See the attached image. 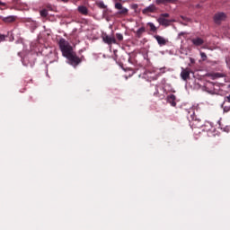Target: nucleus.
<instances>
[{"label": "nucleus", "mask_w": 230, "mask_h": 230, "mask_svg": "<svg viewBox=\"0 0 230 230\" xmlns=\"http://www.w3.org/2000/svg\"><path fill=\"white\" fill-rule=\"evenodd\" d=\"M58 46L63 57H67V55L73 53V47L69 44V41L66 40V39H60Z\"/></svg>", "instance_id": "f257e3e1"}, {"label": "nucleus", "mask_w": 230, "mask_h": 230, "mask_svg": "<svg viewBox=\"0 0 230 230\" xmlns=\"http://www.w3.org/2000/svg\"><path fill=\"white\" fill-rule=\"evenodd\" d=\"M116 17H127L128 15V9L123 7L120 3H116Z\"/></svg>", "instance_id": "f03ea898"}, {"label": "nucleus", "mask_w": 230, "mask_h": 230, "mask_svg": "<svg viewBox=\"0 0 230 230\" xmlns=\"http://www.w3.org/2000/svg\"><path fill=\"white\" fill-rule=\"evenodd\" d=\"M66 58H67L71 66H74L75 67H76V66H78V64L82 62V59L78 58V56H76V53H75L74 51L66 56Z\"/></svg>", "instance_id": "7ed1b4c3"}, {"label": "nucleus", "mask_w": 230, "mask_h": 230, "mask_svg": "<svg viewBox=\"0 0 230 230\" xmlns=\"http://www.w3.org/2000/svg\"><path fill=\"white\" fill-rule=\"evenodd\" d=\"M226 18L227 15L225 13H217L214 15V22H216V24H221Z\"/></svg>", "instance_id": "20e7f679"}, {"label": "nucleus", "mask_w": 230, "mask_h": 230, "mask_svg": "<svg viewBox=\"0 0 230 230\" xmlns=\"http://www.w3.org/2000/svg\"><path fill=\"white\" fill-rule=\"evenodd\" d=\"M154 87H155V92H153V95L156 96L157 98H164V95H163V94L161 95L159 93V89H160V91H163V93L166 92V89H164V86L155 84Z\"/></svg>", "instance_id": "39448f33"}, {"label": "nucleus", "mask_w": 230, "mask_h": 230, "mask_svg": "<svg viewBox=\"0 0 230 230\" xmlns=\"http://www.w3.org/2000/svg\"><path fill=\"white\" fill-rule=\"evenodd\" d=\"M191 126L194 127V128H202V127H204V123L200 119L194 117L192 118Z\"/></svg>", "instance_id": "423d86ee"}, {"label": "nucleus", "mask_w": 230, "mask_h": 230, "mask_svg": "<svg viewBox=\"0 0 230 230\" xmlns=\"http://www.w3.org/2000/svg\"><path fill=\"white\" fill-rule=\"evenodd\" d=\"M155 12H157V7L155 6V4H150L149 6L142 10V13L146 15L147 13H155Z\"/></svg>", "instance_id": "0eeeda50"}, {"label": "nucleus", "mask_w": 230, "mask_h": 230, "mask_svg": "<svg viewBox=\"0 0 230 230\" xmlns=\"http://www.w3.org/2000/svg\"><path fill=\"white\" fill-rule=\"evenodd\" d=\"M0 19L3 21V22H5V24H10L12 22H15L17 21V16L10 15L7 17L0 16Z\"/></svg>", "instance_id": "6e6552de"}, {"label": "nucleus", "mask_w": 230, "mask_h": 230, "mask_svg": "<svg viewBox=\"0 0 230 230\" xmlns=\"http://www.w3.org/2000/svg\"><path fill=\"white\" fill-rule=\"evenodd\" d=\"M102 40L106 44H116V40L107 34H102Z\"/></svg>", "instance_id": "1a4fd4ad"}, {"label": "nucleus", "mask_w": 230, "mask_h": 230, "mask_svg": "<svg viewBox=\"0 0 230 230\" xmlns=\"http://www.w3.org/2000/svg\"><path fill=\"white\" fill-rule=\"evenodd\" d=\"M191 73V70L190 68L183 69L181 73V76L182 80H188L190 78V74Z\"/></svg>", "instance_id": "9d476101"}, {"label": "nucleus", "mask_w": 230, "mask_h": 230, "mask_svg": "<svg viewBox=\"0 0 230 230\" xmlns=\"http://www.w3.org/2000/svg\"><path fill=\"white\" fill-rule=\"evenodd\" d=\"M190 40L192 44L197 47L202 46L204 44V40H202V38L199 37L193 38Z\"/></svg>", "instance_id": "9b49d317"}, {"label": "nucleus", "mask_w": 230, "mask_h": 230, "mask_svg": "<svg viewBox=\"0 0 230 230\" xmlns=\"http://www.w3.org/2000/svg\"><path fill=\"white\" fill-rule=\"evenodd\" d=\"M176 97L174 94H171L167 97V102L172 105V107H176L177 102H175Z\"/></svg>", "instance_id": "f8f14e48"}, {"label": "nucleus", "mask_w": 230, "mask_h": 230, "mask_svg": "<svg viewBox=\"0 0 230 230\" xmlns=\"http://www.w3.org/2000/svg\"><path fill=\"white\" fill-rule=\"evenodd\" d=\"M155 40H157L159 46H166V40L159 35L155 36Z\"/></svg>", "instance_id": "ddd939ff"}, {"label": "nucleus", "mask_w": 230, "mask_h": 230, "mask_svg": "<svg viewBox=\"0 0 230 230\" xmlns=\"http://www.w3.org/2000/svg\"><path fill=\"white\" fill-rule=\"evenodd\" d=\"M157 22L161 26H170V20H167L166 18L160 17L157 19Z\"/></svg>", "instance_id": "4468645a"}, {"label": "nucleus", "mask_w": 230, "mask_h": 230, "mask_svg": "<svg viewBox=\"0 0 230 230\" xmlns=\"http://www.w3.org/2000/svg\"><path fill=\"white\" fill-rule=\"evenodd\" d=\"M77 10H78L79 13H82V15H88V13H89V9H87L85 7V5L78 6Z\"/></svg>", "instance_id": "2eb2a0df"}, {"label": "nucleus", "mask_w": 230, "mask_h": 230, "mask_svg": "<svg viewBox=\"0 0 230 230\" xmlns=\"http://www.w3.org/2000/svg\"><path fill=\"white\" fill-rule=\"evenodd\" d=\"M119 67H121V69H123V71H129L128 75H125L126 78H128V76H132V75H134V70H132V68L125 67L121 64H119Z\"/></svg>", "instance_id": "dca6fc26"}, {"label": "nucleus", "mask_w": 230, "mask_h": 230, "mask_svg": "<svg viewBox=\"0 0 230 230\" xmlns=\"http://www.w3.org/2000/svg\"><path fill=\"white\" fill-rule=\"evenodd\" d=\"M145 31H146V29L145 27H140L137 32L136 35L138 39H141V37H143V34L145 33Z\"/></svg>", "instance_id": "f3484780"}, {"label": "nucleus", "mask_w": 230, "mask_h": 230, "mask_svg": "<svg viewBox=\"0 0 230 230\" xmlns=\"http://www.w3.org/2000/svg\"><path fill=\"white\" fill-rule=\"evenodd\" d=\"M179 0H155L156 4H166V3H177Z\"/></svg>", "instance_id": "a211bd4d"}, {"label": "nucleus", "mask_w": 230, "mask_h": 230, "mask_svg": "<svg viewBox=\"0 0 230 230\" xmlns=\"http://www.w3.org/2000/svg\"><path fill=\"white\" fill-rule=\"evenodd\" d=\"M147 26H149L150 31H153L154 33H155V31H157V27H155V25L154 23L147 22Z\"/></svg>", "instance_id": "6ab92c4d"}, {"label": "nucleus", "mask_w": 230, "mask_h": 230, "mask_svg": "<svg viewBox=\"0 0 230 230\" xmlns=\"http://www.w3.org/2000/svg\"><path fill=\"white\" fill-rule=\"evenodd\" d=\"M96 4L102 10H105V8H107V6H105V4L103 2H97Z\"/></svg>", "instance_id": "aec40b11"}, {"label": "nucleus", "mask_w": 230, "mask_h": 230, "mask_svg": "<svg viewBox=\"0 0 230 230\" xmlns=\"http://www.w3.org/2000/svg\"><path fill=\"white\" fill-rule=\"evenodd\" d=\"M41 17H48V10L43 9L40 12Z\"/></svg>", "instance_id": "412c9836"}, {"label": "nucleus", "mask_w": 230, "mask_h": 230, "mask_svg": "<svg viewBox=\"0 0 230 230\" xmlns=\"http://www.w3.org/2000/svg\"><path fill=\"white\" fill-rule=\"evenodd\" d=\"M200 57L202 58L203 61L208 59V56L206 55V53L204 52H200Z\"/></svg>", "instance_id": "4be33fe9"}, {"label": "nucleus", "mask_w": 230, "mask_h": 230, "mask_svg": "<svg viewBox=\"0 0 230 230\" xmlns=\"http://www.w3.org/2000/svg\"><path fill=\"white\" fill-rule=\"evenodd\" d=\"M215 78H224V75L220 73H217L214 75Z\"/></svg>", "instance_id": "5701e85b"}, {"label": "nucleus", "mask_w": 230, "mask_h": 230, "mask_svg": "<svg viewBox=\"0 0 230 230\" xmlns=\"http://www.w3.org/2000/svg\"><path fill=\"white\" fill-rule=\"evenodd\" d=\"M160 17H162L164 19L168 18V17H170V13H162Z\"/></svg>", "instance_id": "b1692460"}, {"label": "nucleus", "mask_w": 230, "mask_h": 230, "mask_svg": "<svg viewBox=\"0 0 230 230\" xmlns=\"http://www.w3.org/2000/svg\"><path fill=\"white\" fill-rule=\"evenodd\" d=\"M116 39H117L118 40H123V35H121V34H116Z\"/></svg>", "instance_id": "393cba45"}, {"label": "nucleus", "mask_w": 230, "mask_h": 230, "mask_svg": "<svg viewBox=\"0 0 230 230\" xmlns=\"http://www.w3.org/2000/svg\"><path fill=\"white\" fill-rule=\"evenodd\" d=\"M6 37L3 34L0 35V42H4Z\"/></svg>", "instance_id": "a878e982"}, {"label": "nucleus", "mask_w": 230, "mask_h": 230, "mask_svg": "<svg viewBox=\"0 0 230 230\" xmlns=\"http://www.w3.org/2000/svg\"><path fill=\"white\" fill-rule=\"evenodd\" d=\"M225 102H228V103H230V95L225 97Z\"/></svg>", "instance_id": "bb28decb"}, {"label": "nucleus", "mask_w": 230, "mask_h": 230, "mask_svg": "<svg viewBox=\"0 0 230 230\" xmlns=\"http://www.w3.org/2000/svg\"><path fill=\"white\" fill-rule=\"evenodd\" d=\"M13 4H19L21 3V0H13Z\"/></svg>", "instance_id": "cd10ccee"}, {"label": "nucleus", "mask_w": 230, "mask_h": 230, "mask_svg": "<svg viewBox=\"0 0 230 230\" xmlns=\"http://www.w3.org/2000/svg\"><path fill=\"white\" fill-rule=\"evenodd\" d=\"M0 6H6V3H3L0 1Z\"/></svg>", "instance_id": "c85d7f7f"}, {"label": "nucleus", "mask_w": 230, "mask_h": 230, "mask_svg": "<svg viewBox=\"0 0 230 230\" xmlns=\"http://www.w3.org/2000/svg\"><path fill=\"white\" fill-rule=\"evenodd\" d=\"M63 3H67L69 0H61Z\"/></svg>", "instance_id": "c756f323"}, {"label": "nucleus", "mask_w": 230, "mask_h": 230, "mask_svg": "<svg viewBox=\"0 0 230 230\" xmlns=\"http://www.w3.org/2000/svg\"><path fill=\"white\" fill-rule=\"evenodd\" d=\"M114 55H116V50H113Z\"/></svg>", "instance_id": "7c9ffc66"}, {"label": "nucleus", "mask_w": 230, "mask_h": 230, "mask_svg": "<svg viewBox=\"0 0 230 230\" xmlns=\"http://www.w3.org/2000/svg\"><path fill=\"white\" fill-rule=\"evenodd\" d=\"M228 89H230V84H229V85H228Z\"/></svg>", "instance_id": "2f4dec72"}]
</instances>
